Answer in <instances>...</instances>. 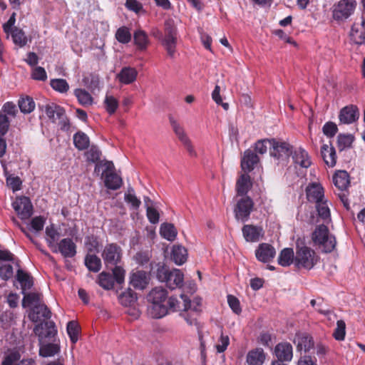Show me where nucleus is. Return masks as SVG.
I'll use <instances>...</instances> for the list:
<instances>
[{
    "mask_svg": "<svg viewBox=\"0 0 365 365\" xmlns=\"http://www.w3.org/2000/svg\"><path fill=\"white\" fill-rule=\"evenodd\" d=\"M167 298L168 292L162 287H155L149 292L147 299L151 305L148 312L153 318L160 319L168 314Z\"/></svg>",
    "mask_w": 365,
    "mask_h": 365,
    "instance_id": "f257e3e1",
    "label": "nucleus"
},
{
    "mask_svg": "<svg viewBox=\"0 0 365 365\" xmlns=\"http://www.w3.org/2000/svg\"><path fill=\"white\" fill-rule=\"evenodd\" d=\"M123 251L115 243L106 245L101 253L106 266L112 269V274H125V270L121 265Z\"/></svg>",
    "mask_w": 365,
    "mask_h": 365,
    "instance_id": "f03ea898",
    "label": "nucleus"
},
{
    "mask_svg": "<svg viewBox=\"0 0 365 365\" xmlns=\"http://www.w3.org/2000/svg\"><path fill=\"white\" fill-rule=\"evenodd\" d=\"M312 239L315 246L322 252H331L336 247V239L331 235L327 226L318 225L312 233Z\"/></svg>",
    "mask_w": 365,
    "mask_h": 365,
    "instance_id": "7ed1b4c3",
    "label": "nucleus"
},
{
    "mask_svg": "<svg viewBox=\"0 0 365 365\" xmlns=\"http://www.w3.org/2000/svg\"><path fill=\"white\" fill-rule=\"evenodd\" d=\"M316 252L306 246L298 247L294 258V266L307 271L312 269L319 262Z\"/></svg>",
    "mask_w": 365,
    "mask_h": 365,
    "instance_id": "20e7f679",
    "label": "nucleus"
},
{
    "mask_svg": "<svg viewBox=\"0 0 365 365\" xmlns=\"http://www.w3.org/2000/svg\"><path fill=\"white\" fill-rule=\"evenodd\" d=\"M155 37L161 41L163 46L166 49L168 54L170 57H173L175 53L177 43L176 28L170 21H167L165 24L164 36L162 33L158 31Z\"/></svg>",
    "mask_w": 365,
    "mask_h": 365,
    "instance_id": "39448f33",
    "label": "nucleus"
},
{
    "mask_svg": "<svg viewBox=\"0 0 365 365\" xmlns=\"http://www.w3.org/2000/svg\"><path fill=\"white\" fill-rule=\"evenodd\" d=\"M0 274H25L21 269L19 262L8 250H0Z\"/></svg>",
    "mask_w": 365,
    "mask_h": 365,
    "instance_id": "423d86ee",
    "label": "nucleus"
},
{
    "mask_svg": "<svg viewBox=\"0 0 365 365\" xmlns=\"http://www.w3.org/2000/svg\"><path fill=\"white\" fill-rule=\"evenodd\" d=\"M45 113L47 117L53 123L58 124L61 130H68V120L66 115L65 110L62 107L51 103L45 106Z\"/></svg>",
    "mask_w": 365,
    "mask_h": 365,
    "instance_id": "0eeeda50",
    "label": "nucleus"
},
{
    "mask_svg": "<svg viewBox=\"0 0 365 365\" xmlns=\"http://www.w3.org/2000/svg\"><path fill=\"white\" fill-rule=\"evenodd\" d=\"M169 120L175 134L184 145L189 155L192 157H196L197 153L183 127L172 116L169 118Z\"/></svg>",
    "mask_w": 365,
    "mask_h": 365,
    "instance_id": "6e6552de",
    "label": "nucleus"
},
{
    "mask_svg": "<svg viewBox=\"0 0 365 365\" xmlns=\"http://www.w3.org/2000/svg\"><path fill=\"white\" fill-rule=\"evenodd\" d=\"M202 299L200 297H195L190 308L187 311H183L180 314L187 324L190 326L196 325L197 324V317L202 312Z\"/></svg>",
    "mask_w": 365,
    "mask_h": 365,
    "instance_id": "1a4fd4ad",
    "label": "nucleus"
},
{
    "mask_svg": "<svg viewBox=\"0 0 365 365\" xmlns=\"http://www.w3.org/2000/svg\"><path fill=\"white\" fill-rule=\"evenodd\" d=\"M192 299L185 294H180L179 297H170L167 301L168 314L179 312L180 314L190 308Z\"/></svg>",
    "mask_w": 365,
    "mask_h": 365,
    "instance_id": "9d476101",
    "label": "nucleus"
},
{
    "mask_svg": "<svg viewBox=\"0 0 365 365\" xmlns=\"http://www.w3.org/2000/svg\"><path fill=\"white\" fill-rule=\"evenodd\" d=\"M270 148V155L278 161H285L292 153L291 145L283 141L273 139Z\"/></svg>",
    "mask_w": 365,
    "mask_h": 365,
    "instance_id": "9b49d317",
    "label": "nucleus"
},
{
    "mask_svg": "<svg viewBox=\"0 0 365 365\" xmlns=\"http://www.w3.org/2000/svg\"><path fill=\"white\" fill-rule=\"evenodd\" d=\"M125 275H97L96 282L106 290L122 289Z\"/></svg>",
    "mask_w": 365,
    "mask_h": 365,
    "instance_id": "f8f14e48",
    "label": "nucleus"
},
{
    "mask_svg": "<svg viewBox=\"0 0 365 365\" xmlns=\"http://www.w3.org/2000/svg\"><path fill=\"white\" fill-rule=\"evenodd\" d=\"M12 207L21 220L29 219L33 213L32 204L27 197H18L12 203Z\"/></svg>",
    "mask_w": 365,
    "mask_h": 365,
    "instance_id": "ddd939ff",
    "label": "nucleus"
},
{
    "mask_svg": "<svg viewBox=\"0 0 365 365\" xmlns=\"http://www.w3.org/2000/svg\"><path fill=\"white\" fill-rule=\"evenodd\" d=\"M356 5L355 0H341L334 6L333 16L336 20L347 19L354 11Z\"/></svg>",
    "mask_w": 365,
    "mask_h": 365,
    "instance_id": "4468645a",
    "label": "nucleus"
},
{
    "mask_svg": "<svg viewBox=\"0 0 365 365\" xmlns=\"http://www.w3.org/2000/svg\"><path fill=\"white\" fill-rule=\"evenodd\" d=\"M253 202L248 196L241 197L237 200V205L235 208V217L242 222L246 221L252 210Z\"/></svg>",
    "mask_w": 365,
    "mask_h": 365,
    "instance_id": "2eb2a0df",
    "label": "nucleus"
},
{
    "mask_svg": "<svg viewBox=\"0 0 365 365\" xmlns=\"http://www.w3.org/2000/svg\"><path fill=\"white\" fill-rule=\"evenodd\" d=\"M293 343L296 346L297 351L299 352L307 353L314 347L313 337L307 332H297L294 336Z\"/></svg>",
    "mask_w": 365,
    "mask_h": 365,
    "instance_id": "dca6fc26",
    "label": "nucleus"
},
{
    "mask_svg": "<svg viewBox=\"0 0 365 365\" xmlns=\"http://www.w3.org/2000/svg\"><path fill=\"white\" fill-rule=\"evenodd\" d=\"M51 317V312L48 307L41 302L39 304L32 307L29 312V318L33 322H37L41 319H49Z\"/></svg>",
    "mask_w": 365,
    "mask_h": 365,
    "instance_id": "f3484780",
    "label": "nucleus"
},
{
    "mask_svg": "<svg viewBox=\"0 0 365 365\" xmlns=\"http://www.w3.org/2000/svg\"><path fill=\"white\" fill-rule=\"evenodd\" d=\"M349 36L351 42L355 44L361 45L365 43V19L364 17L361 22L353 24Z\"/></svg>",
    "mask_w": 365,
    "mask_h": 365,
    "instance_id": "a211bd4d",
    "label": "nucleus"
},
{
    "mask_svg": "<svg viewBox=\"0 0 365 365\" xmlns=\"http://www.w3.org/2000/svg\"><path fill=\"white\" fill-rule=\"evenodd\" d=\"M274 354L277 358V361H291L293 357V348L289 342H281L276 345Z\"/></svg>",
    "mask_w": 365,
    "mask_h": 365,
    "instance_id": "6ab92c4d",
    "label": "nucleus"
},
{
    "mask_svg": "<svg viewBox=\"0 0 365 365\" xmlns=\"http://www.w3.org/2000/svg\"><path fill=\"white\" fill-rule=\"evenodd\" d=\"M359 109L356 106L349 105L343 108L339 113V118L341 123L351 124L358 120Z\"/></svg>",
    "mask_w": 365,
    "mask_h": 365,
    "instance_id": "aec40b11",
    "label": "nucleus"
},
{
    "mask_svg": "<svg viewBox=\"0 0 365 365\" xmlns=\"http://www.w3.org/2000/svg\"><path fill=\"white\" fill-rule=\"evenodd\" d=\"M242 231L245 240L250 242H258L264 235L262 228L259 226L246 225L242 227Z\"/></svg>",
    "mask_w": 365,
    "mask_h": 365,
    "instance_id": "412c9836",
    "label": "nucleus"
},
{
    "mask_svg": "<svg viewBox=\"0 0 365 365\" xmlns=\"http://www.w3.org/2000/svg\"><path fill=\"white\" fill-rule=\"evenodd\" d=\"M306 193L308 200L315 203L324 198V189L317 182L309 184L307 187Z\"/></svg>",
    "mask_w": 365,
    "mask_h": 365,
    "instance_id": "4be33fe9",
    "label": "nucleus"
},
{
    "mask_svg": "<svg viewBox=\"0 0 365 365\" xmlns=\"http://www.w3.org/2000/svg\"><path fill=\"white\" fill-rule=\"evenodd\" d=\"M184 275H156L158 279L165 282L168 288L171 290L180 289L183 285Z\"/></svg>",
    "mask_w": 365,
    "mask_h": 365,
    "instance_id": "5701e85b",
    "label": "nucleus"
},
{
    "mask_svg": "<svg viewBox=\"0 0 365 365\" xmlns=\"http://www.w3.org/2000/svg\"><path fill=\"white\" fill-rule=\"evenodd\" d=\"M61 255L66 257H72L76 255V245L71 239L66 238L63 239L58 245H56V249Z\"/></svg>",
    "mask_w": 365,
    "mask_h": 365,
    "instance_id": "b1692460",
    "label": "nucleus"
},
{
    "mask_svg": "<svg viewBox=\"0 0 365 365\" xmlns=\"http://www.w3.org/2000/svg\"><path fill=\"white\" fill-rule=\"evenodd\" d=\"M292 158L294 163L302 168H307L312 165L309 153L302 148H298L294 151Z\"/></svg>",
    "mask_w": 365,
    "mask_h": 365,
    "instance_id": "393cba45",
    "label": "nucleus"
},
{
    "mask_svg": "<svg viewBox=\"0 0 365 365\" xmlns=\"http://www.w3.org/2000/svg\"><path fill=\"white\" fill-rule=\"evenodd\" d=\"M45 329L46 332L43 334V336L45 338H52L56 336L57 334V329L55 325V323L52 321H47L44 322V324L41 323L39 324H37L34 327V332L36 335H38L39 336H42L43 333L42 330Z\"/></svg>",
    "mask_w": 365,
    "mask_h": 365,
    "instance_id": "a878e982",
    "label": "nucleus"
},
{
    "mask_svg": "<svg viewBox=\"0 0 365 365\" xmlns=\"http://www.w3.org/2000/svg\"><path fill=\"white\" fill-rule=\"evenodd\" d=\"M138 76V71L135 68L123 67L117 75L118 81L123 84H130L134 82Z\"/></svg>",
    "mask_w": 365,
    "mask_h": 365,
    "instance_id": "bb28decb",
    "label": "nucleus"
},
{
    "mask_svg": "<svg viewBox=\"0 0 365 365\" xmlns=\"http://www.w3.org/2000/svg\"><path fill=\"white\" fill-rule=\"evenodd\" d=\"M251 186L250 175L247 173L241 175L236 183L237 197L247 196Z\"/></svg>",
    "mask_w": 365,
    "mask_h": 365,
    "instance_id": "cd10ccee",
    "label": "nucleus"
},
{
    "mask_svg": "<svg viewBox=\"0 0 365 365\" xmlns=\"http://www.w3.org/2000/svg\"><path fill=\"white\" fill-rule=\"evenodd\" d=\"M322 157L329 167L333 168L336 163V154L334 147L324 144L321 148Z\"/></svg>",
    "mask_w": 365,
    "mask_h": 365,
    "instance_id": "c85d7f7f",
    "label": "nucleus"
},
{
    "mask_svg": "<svg viewBox=\"0 0 365 365\" xmlns=\"http://www.w3.org/2000/svg\"><path fill=\"white\" fill-rule=\"evenodd\" d=\"M259 162L258 156L252 150L245 152L241 160V167L244 171L250 172L253 170L255 165Z\"/></svg>",
    "mask_w": 365,
    "mask_h": 365,
    "instance_id": "c756f323",
    "label": "nucleus"
},
{
    "mask_svg": "<svg viewBox=\"0 0 365 365\" xmlns=\"http://www.w3.org/2000/svg\"><path fill=\"white\" fill-rule=\"evenodd\" d=\"M274 255V249L268 244H261L256 250L257 258L264 262H269Z\"/></svg>",
    "mask_w": 365,
    "mask_h": 365,
    "instance_id": "7c9ffc66",
    "label": "nucleus"
},
{
    "mask_svg": "<svg viewBox=\"0 0 365 365\" xmlns=\"http://www.w3.org/2000/svg\"><path fill=\"white\" fill-rule=\"evenodd\" d=\"M265 359V354L262 348H256L250 351L247 355L248 365H262Z\"/></svg>",
    "mask_w": 365,
    "mask_h": 365,
    "instance_id": "2f4dec72",
    "label": "nucleus"
},
{
    "mask_svg": "<svg viewBox=\"0 0 365 365\" xmlns=\"http://www.w3.org/2000/svg\"><path fill=\"white\" fill-rule=\"evenodd\" d=\"M334 185L340 190H346L349 185V175L345 170H339L333 176Z\"/></svg>",
    "mask_w": 365,
    "mask_h": 365,
    "instance_id": "473e14b6",
    "label": "nucleus"
},
{
    "mask_svg": "<svg viewBox=\"0 0 365 365\" xmlns=\"http://www.w3.org/2000/svg\"><path fill=\"white\" fill-rule=\"evenodd\" d=\"M187 250L182 245H174L172 248L171 258L176 264L181 265L187 260Z\"/></svg>",
    "mask_w": 365,
    "mask_h": 365,
    "instance_id": "72a5a7b5",
    "label": "nucleus"
},
{
    "mask_svg": "<svg viewBox=\"0 0 365 365\" xmlns=\"http://www.w3.org/2000/svg\"><path fill=\"white\" fill-rule=\"evenodd\" d=\"M14 285L21 289V293L25 294L26 291L30 290L34 285V278L32 275H16Z\"/></svg>",
    "mask_w": 365,
    "mask_h": 365,
    "instance_id": "f704fd0d",
    "label": "nucleus"
},
{
    "mask_svg": "<svg viewBox=\"0 0 365 365\" xmlns=\"http://www.w3.org/2000/svg\"><path fill=\"white\" fill-rule=\"evenodd\" d=\"M104 182L108 189L115 190L121 187L123 180L119 175L111 172L105 175Z\"/></svg>",
    "mask_w": 365,
    "mask_h": 365,
    "instance_id": "c9c22d12",
    "label": "nucleus"
},
{
    "mask_svg": "<svg viewBox=\"0 0 365 365\" xmlns=\"http://www.w3.org/2000/svg\"><path fill=\"white\" fill-rule=\"evenodd\" d=\"M295 255L292 248L283 249L278 257V262L283 267L289 266L292 263L294 264Z\"/></svg>",
    "mask_w": 365,
    "mask_h": 365,
    "instance_id": "e433bc0d",
    "label": "nucleus"
},
{
    "mask_svg": "<svg viewBox=\"0 0 365 365\" xmlns=\"http://www.w3.org/2000/svg\"><path fill=\"white\" fill-rule=\"evenodd\" d=\"M316 208L319 216L324 222H329L331 220L329 205L327 200L323 198V200H321L318 202H316Z\"/></svg>",
    "mask_w": 365,
    "mask_h": 365,
    "instance_id": "4c0bfd02",
    "label": "nucleus"
},
{
    "mask_svg": "<svg viewBox=\"0 0 365 365\" xmlns=\"http://www.w3.org/2000/svg\"><path fill=\"white\" fill-rule=\"evenodd\" d=\"M84 262L90 272H98L101 268V260L96 254H87Z\"/></svg>",
    "mask_w": 365,
    "mask_h": 365,
    "instance_id": "58836bf2",
    "label": "nucleus"
},
{
    "mask_svg": "<svg viewBox=\"0 0 365 365\" xmlns=\"http://www.w3.org/2000/svg\"><path fill=\"white\" fill-rule=\"evenodd\" d=\"M150 275H131L130 283L136 289L143 290L150 283Z\"/></svg>",
    "mask_w": 365,
    "mask_h": 365,
    "instance_id": "ea45409f",
    "label": "nucleus"
},
{
    "mask_svg": "<svg viewBox=\"0 0 365 365\" xmlns=\"http://www.w3.org/2000/svg\"><path fill=\"white\" fill-rule=\"evenodd\" d=\"M60 232L54 227L53 225L46 227V240L50 247L56 249V242L59 240Z\"/></svg>",
    "mask_w": 365,
    "mask_h": 365,
    "instance_id": "a19ab883",
    "label": "nucleus"
},
{
    "mask_svg": "<svg viewBox=\"0 0 365 365\" xmlns=\"http://www.w3.org/2000/svg\"><path fill=\"white\" fill-rule=\"evenodd\" d=\"M160 235L168 241H174L177 237V230L170 223H163L160 229Z\"/></svg>",
    "mask_w": 365,
    "mask_h": 365,
    "instance_id": "79ce46f5",
    "label": "nucleus"
},
{
    "mask_svg": "<svg viewBox=\"0 0 365 365\" xmlns=\"http://www.w3.org/2000/svg\"><path fill=\"white\" fill-rule=\"evenodd\" d=\"M22 300V306L24 307L34 306L42 302V294L38 292L25 293Z\"/></svg>",
    "mask_w": 365,
    "mask_h": 365,
    "instance_id": "37998d69",
    "label": "nucleus"
},
{
    "mask_svg": "<svg viewBox=\"0 0 365 365\" xmlns=\"http://www.w3.org/2000/svg\"><path fill=\"white\" fill-rule=\"evenodd\" d=\"M74 95L78 99L80 104L83 106H88L92 105L93 99L91 95L84 89L76 88L74 91Z\"/></svg>",
    "mask_w": 365,
    "mask_h": 365,
    "instance_id": "c03bdc74",
    "label": "nucleus"
},
{
    "mask_svg": "<svg viewBox=\"0 0 365 365\" xmlns=\"http://www.w3.org/2000/svg\"><path fill=\"white\" fill-rule=\"evenodd\" d=\"M134 43L138 48V49L143 51L147 48L149 43L148 37L147 34L142 30H138L134 33L133 35Z\"/></svg>",
    "mask_w": 365,
    "mask_h": 365,
    "instance_id": "a18cd8bd",
    "label": "nucleus"
},
{
    "mask_svg": "<svg viewBox=\"0 0 365 365\" xmlns=\"http://www.w3.org/2000/svg\"><path fill=\"white\" fill-rule=\"evenodd\" d=\"M67 333L72 344H75L78 340L81 327L75 321H70L67 324Z\"/></svg>",
    "mask_w": 365,
    "mask_h": 365,
    "instance_id": "49530a36",
    "label": "nucleus"
},
{
    "mask_svg": "<svg viewBox=\"0 0 365 365\" xmlns=\"http://www.w3.org/2000/svg\"><path fill=\"white\" fill-rule=\"evenodd\" d=\"M73 143L78 150H85L89 145V138L84 133L78 132L73 135Z\"/></svg>",
    "mask_w": 365,
    "mask_h": 365,
    "instance_id": "de8ad7c7",
    "label": "nucleus"
},
{
    "mask_svg": "<svg viewBox=\"0 0 365 365\" xmlns=\"http://www.w3.org/2000/svg\"><path fill=\"white\" fill-rule=\"evenodd\" d=\"M104 106L106 111L110 114H113L118 108V101L112 95L106 94L104 99Z\"/></svg>",
    "mask_w": 365,
    "mask_h": 365,
    "instance_id": "09e8293b",
    "label": "nucleus"
},
{
    "mask_svg": "<svg viewBox=\"0 0 365 365\" xmlns=\"http://www.w3.org/2000/svg\"><path fill=\"white\" fill-rule=\"evenodd\" d=\"M11 34L12 40L16 45L23 47L26 44L27 37L22 30L15 28L12 32H11Z\"/></svg>",
    "mask_w": 365,
    "mask_h": 365,
    "instance_id": "8fccbe9b",
    "label": "nucleus"
},
{
    "mask_svg": "<svg viewBox=\"0 0 365 365\" xmlns=\"http://www.w3.org/2000/svg\"><path fill=\"white\" fill-rule=\"evenodd\" d=\"M19 106L22 113H29L34 110L35 103L31 98L26 96L19 101Z\"/></svg>",
    "mask_w": 365,
    "mask_h": 365,
    "instance_id": "3c124183",
    "label": "nucleus"
},
{
    "mask_svg": "<svg viewBox=\"0 0 365 365\" xmlns=\"http://www.w3.org/2000/svg\"><path fill=\"white\" fill-rule=\"evenodd\" d=\"M85 246L88 254H96L98 252L100 245L96 237L93 236L87 237L85 240Z\"/></svg>",
    "mask_w": 365,
    "mask_h": 365,
    "instance_id": "603ef678",
    "label": "nucleus"
},
{
    "mask_svg": "<svg viewBox=\"0 0 365 365\" xmlns=\"http://www.w3.org/2000/svg\"><path fill=\"white\" fill-rule=\"evenodd\" d=\"M59 351V347L54 344H48L40 348L39 354L43 357L54 356Z\"/></svg>",
    "mask_w": 365,
    "mask_h": 365,
    "instance_id": "864d4df0",
    "label": "nucleus"
},
{
    "mask_svg": "<svg viewBox=\"0 0 365 365\" xmlns=\"http://www.w3.org/2000/svg\"><path fill=\"white\" fill-rule=\"evenodd\" d=\"M116 39L122 43H127L131 40V34L127 27L119 28L115 33Z\"/></svg>",
    "mask_w": 365,
    "mask_h": 365,
    "instance_id": "5fc2aeb1",
    "label": "nucleus"
},
{
    "mask_svg": "<svg viewBox=\"0 0 365 365\" xmlns=\"http://www.w3.org/2000/svg\"><path fill=\"white\" fill-rule=\"evenodd\" d=\"M346 334V324L343 320H338L336 327L333 332V337L337 341H343Z\"/></svg>",
    "mask_w": 365,
    "mask_h": 365,
    "instance_id": "6e6d98bb",
    "label": "nucleus"
},
{
    "mask_svg": "<svg viewBox=\"0 0 365 365\" xmlns=\"http://www.w3.org/2000/svg\"><path fill=\"white\" fill-rule=\"evenodd\" d=\"M50 84L53 89L60 93H66L69 88L67 81L62 78L52 79Z\"/></svg>",
    "mask_w": 365,
    "mask_h": 365,
    "instance_id": "4d7b16f0",
    "label": "nucleus"
},
{
    "mask_svg": "<svg viewBox=\"0 0 365 365\" xmlns=\"http://www.w3.org/2000/svg\"><path fill=\"white\" fill-rule=\"evenodd\" d=\"M353 143V137L351 135L340 134L337 138L338 148L340 150L351 147Z\"/></svg>",
    "mask_w": 365,
    "mask_h": 365,
    "instance_id": "13d9d810",
    "label": "nucleus"
},
{
    "mask_svg": "<svg viewBox=\"0 0 365 365\" xmlns=\"http://www.w3.org/2000/svg\"><path fill=\"white\" fill-rule=\"evenodd\" d=\"M273 139H263L258 140L255 145V150L259 154H264L267 153V149L272 148V142Z\"/></svg>",
    "mask_w": 365,
    "mask_h": 365,
    "instance_id": "bf43d9fd",
    "label": "nucleus"
},
{
    "mask_svg": "<svg viewBox=\"0 0 365 365\" xmlns=\"http://www.w3.org/2000/svg\"><path fill=\"white\" fill-rule=\"evenodd\" d=\"M145 203L146 205V207H147V217L149 220V221L153 223V224H155L157 222H158L159 221V214L158 212V211L152 207H150L148 204V202H150V200L149 199V197H145Z\"/></svg>",
    "mask_w": 365,
    "mask_h": 365,
    "instance_id": "052dcab7",
    "label": "nucleus"
},
{
    "mask_svg": "<svg viewBox=\"0 0 365 365\" xmlns=\"http://www.w3.org/2000/svg\"><path fill=\"white\" fill-rule=\"evenodd\" d=\"M45 224V218L43 217H34L31 223L29 225V230L35 232H38L43 230Z\"/></svg>",
    "mask_w": 365,
    "mask_h": 365,
    "instance_id": "680f3d73",
    "label": "nucleus"
},
{
    "mask_svg": "<svg viewBox=\"0 0 365 365\" xmlns=\"http://www.w3.org/2000/svg\"><path fill=\"white\" fill-rule=\"evenodd\" d=\"M125 201L130 204L134 209H138L141 204L140 200L134 194L133 189H129L128 192L125 194Z\"/></svg>",
    "mask_w": 365,
    "mask_h": 365,
    "instance_id": "e2e57ef3",
    "label": "nucleus"
},
{
    "mask_svg": "<svg viewBox=\"0 0 365 365\" xmlns=\"http://www.w3.org/2000/svg\"><path fill=\"white\" fill-rule=\"evenodd\" d=\"M230 344V338L227 335H224L221 331L220 336L218 339L217 344L215 345L217 353H223L227 349Z\"/></svg>",
    "mask_w": 365,
    "mask_h": 365,
    "instance_id": "0e129e2a",
    "label": "nucleus"
},
{
    "mask_svg": "<svg viewBox=\"0 0 365 365\" xmlns=\"http://www.w3.org/2000/svg\"><path fill=\"white\" fill-rule=\"evenodd\" d=\"M20 358V353L17 351H13L4 356L1 365H14L16 362L19 361Z\"/></svg>",
    "mask_w": 365,
    "mask_h": 365,
    "instance_id": "69168bd1",
    "label": "nucleus"
},
{
    "mask_svg": "<svg viewBox=\"0 0 365 365\" xmlns=\"http://www.w3.org/2000/svg\"><path fill=\"white\" fill-rule=\"evenodd\" d=\"M135 296L130 292L122 293L119 296L120 303L125 307L130 306L135 302Z\"/></svg>",
    "mask_w": 365,
    "mask_h": 365,
    "instance_id": "338daca9",
    "label": "nucleus"
},
{
    "mask_svg": "<svg viewBox=\"0 0 365 365\" xmlns=\"http://www.w3.org/2000/svg\"><path fill=\"white\" fill-rule=\"evenodd\" d=\"M227 303L234 313L237 314H240L241 313L242 309L240 303L236 297L232 294L227 295Z\"/></svg>",
    "mask_w": 365,
    "mask_h": 365,
    "instance_id": "774afa93",
    "label": "nucleus"
}]
</instances>
